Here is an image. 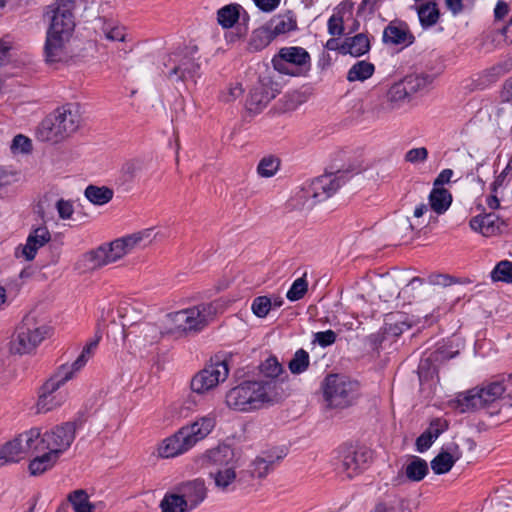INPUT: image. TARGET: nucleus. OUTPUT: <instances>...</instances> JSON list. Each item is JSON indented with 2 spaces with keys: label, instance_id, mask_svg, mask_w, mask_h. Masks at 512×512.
<instances>
[{
  "label": "nucleus",
  "instance_id": "nucleus-56",
  "mask_svg": "<svg viewBox=\"0 0 512 512\" xmlns=\"http://www.w3.org/2000/svg\"><path fill=\"white\" fill-rule=\"evenodd\" d=\"M56 209L62 220L70 219L74 213V207L71 201L59 199L56 202Z\"/></svg>",
  "mask_w": 512,
  "mask_h": 512
},
{
  "label": "nucleus",
  "instance_id": "nucleus-36",
  "mask_svg": "<svg viewBox=\"0 0 512 512\" xmlns=\"http://www.w3.org/2000/svg\"><path fill=\"white\" fill-rule=\"evenodd\" d=\"M241 6L238 4H229L220 8L217 12V21L222 28H231L240 17Z\"/></svg>",
  "mask_w": 512,
  "mask_h": 512
},
{
  "label": "nucleus",
  "instance_id": "nucleus-62",
  "mask_svg": "<svg viewBox=\"0 0 512 512\" xmlns=\"http://www.w3.org/2000/svg\"><path fill=\"white\" fill-rule=\"evenodd\" d=\"M465 0H445V6L454 16L461 14L464 11ZM466 2L470 4L467 0Z\"/></svg>",
  "mask_w": 512,
  "mask_h": 512
},
{
  "label": "nucleus",
  "instance_id": "nucleus-2",
  "mask_svg": "<svg viewBox=\"0 0 512 512\" xmlns=\"http://www.w3.org/2000/svg\"><path fill=\"white\" fill-rule=\"evenodd\" d=\"M151 234V229H145L143 231L118 238L108 244H103L98 248L83 254L78 262L79 268L84 271H92L116 262L135 248L139 247L144 240H148V242H150Z\"/></svg>",
  "mask_w": 512,
  "mask_h": 512
},
{
  "label": "nucleus",
  "instance_id": "nucleus-32",
  "mask_svg": "<svg viewBox=\"0 0 512 512\" xmlns=\"http://www.w3.org/2000/svg\"><path fill=\"white\" fill-rule=\"evenodd\" d=\"M100 337H96L95 339L89 341L84 347L81 354L77 357V359L71 364H63L62 368H65L66 371H70L71 375L75 376V374L80 371L88 362L90 357L92 356L94 350L97 348L99 344Z\"/></svg>",
  "mask_w": 512,
  "mask_h": 512
},
{
  "label": "nucleus",
  "instance_id": "nucleus-19",
  "mask_svg": "<svg viewBox=\"0 0 512 512\" xmlns=\"http://www.w3.org/2000/svg\"><path fill=\"white\" fill-rule=\"evenodd\" d=\"M270 78H261L258 84L250 91L246 101L248 111L259 113L278 94Z\"/></svg>",
  "mask_w": 512,
  "mask_h": 512
},
{
  "label": "nucleus",
  "instance_id": "nucleus-57",
  "mask_svg": "<svg viewBox=\"0 0 512 512\" xmlns=\"http://www.w3.org/2000/svg\"><path fill=\"white\" fill-rule=\"evenodd\" d=\"M428 157V150L425 147L413 148L407 151L405 160L410 163L424 162Z\"/></svg>",
  "mask_w": 512,
  "mask_h": 512
},
{
  "label": "nucleus",
  "instance_id": "nucleus-20",
  "mask_svg": "<svg viewBox=\"0 0 512 512\" xmlns=\"http://www.w3.org/2000/svg\"><path fill=\"white\" fill-rule=\"evenodd\" d=\"M51 239V234L46 226H40L30 232L26 243L20 245L15 250L17 258H24L31 261L35 258L39 248L43 247Z\"/></svg>",
  "mask_w": 512,
  "mask_h": 512
},
{
  "label": "nucleus",
  "instance_id": "nucleus-61",
  "mask_svg": "<svg viewBox=\"0 0 512 512\" xmlns=\"http://www.w3.org/2000/svg\"><path fill=\"white\" fill-rule=\"evenodd\" d=\"M447 428L446 422L440 418L431 421L426 432H431V436L436 440Z\"/></svg>",
  "mask_w": 512,
  "mask_h": 512
},
{
  "label": "nucleus",
  "instance_id": "nucleus-18",
  "mask_svg": "<svg viewBox=\"0 0 512 512\" xmlns=\"http://www.w3.org/2000/svg\"><path fill=\"white\" fill-rule=\"evenodd\" d=\"M429 473V466L425 459L418 456H411L401 467L397 475L391 480L395 487L402 486L408 482H420Z\"/></svg>",
  "mask_w": 512,
  "mask_h": 512
},
{
  "label": "nucleus",
  "instance_id": "nucleus-49",
  "mask_svg": "<svg viewBox=\"0 0 512 512\" xmlns=\"http://www.w3.org/2000/svg\"><path fill=\"white\" fill-rule=\"evenodd\" d=\"M261 373L268 378H275L282 372V366L275 357H269L260 365Z\"/></svg>",
  "mask_w": 512,
  "mask_h": 512
},
{
  "label": "nucleus",
  "instance_id": "nucleus-25",
  "mask_svg": "<svg viewBox=\"0 0 512 512\" xmlns=\"http://www.w3.org/2000/svg\"><path fill=\"white\" fill-rule=\"evenodd\" d=\"M274 39L282 34L297 30V19L292 11L273 16L266 24Z\"/></svg>",
  "mask_w": 512,
  "mask_h": 512
},
{
  "label": "nucleus",
  "instance_id": "nucleus-40",
  "mask_svg": "<svg viewBox=\"0 0 512 512\" xmlns=\"http://www.w3.org/2000/svg\"><path fill=\"white\" fill-rule=\"evenodd\" d=\"M455 462L456 459L450 453L442 451L431 461V468L435 474L441 475L448 473Z\"/></svg>",
  "mask_w": 512,
  "mask_h": 512
},
{
  "label": "nucleus",
  "instance_id": "nucleus-9",
  "mask_svg": "<svg viewBox=\"0 0 512 512\" xmlns=\"http://www.w3.org/2000/svg\"><path fill=\"white\" fill-rule=\"evenodd\" d=\"M75 437L76 426L72 422L56 425L44 433H41L40 428H38L37 437L35 438L36 453L48 450L60 457L71 447Z\"/></svg>",
  "mask_w": 512,
  "mask_h": 512
},
{
  "label": "nucleus",
  "instance_id": "nucleus-10",
  "mask_svg": "<svg viewBox=\"0 0 512 512\" xmlns=\"http://www.w3.org/2000/svg\"><path fill=\"white\" fill-rule=\"evenodd\" d=\"M335 469L351 479L366 469L372 459V452L366 447L343 444L335 451Z\"/></svg>",
  "mask_w": 512,
  "mask_h": 512
},
{
  "label": "nucleus",
  "instance_id": "nucleus-26",
  "mask_svg": "<svg viewBox=\"0 0 512 512\" xmlns=\"http://www.w3.org/2000/svg\"><path fill=\"white\" fill-rule=\"evenodd\" d=\"M55 120L52 114L42 120L36 132L40 141L58 143L67 137Z\"/></svg>",
  "mask_w": 512,
  "mask_h": 512
},
{
  "label": "nucleus",
  "instance_id": "nucleus-8",
  "mask_svg": "<svg viewBox=\"0 0 512 512\" xmlns=\"http://www.w3.org/2000/svg\"><path fill=\"white\" fill-rule=\"evenodd\" d=\"M271 63L279 74L290 77L306 76L311 69L310 54L300 46L280 48L273 56Z\"/></svg>",
  "mask_w": 512,
  "mask_h": 512
},
{
  "label": "nucleus",
  "instance_id": "nucleus-33",
  "mask_svg": "<svg viewBox=\"0 0 512 512\" xmlns=\"http://www.w3.org/2000/svg\"><path fill=\"white\" fill-rule=\"evenodd\" d=\"M274 40L273 35L269 31L268 27L262 26L255 29L248 42V50L250 52H258L267 47Z\"/></svg>",
  "mask_w": 512,
  "mask_h": 512
},
{
  "label": "nucleus",
  "instance_id": "nucleus-3",
  "mask_svg": "<svg viewBox=\"0 0 512 512\" xmlns=\"http://www.w3.org/2000/svg\"><path fill=\"white\" fill-rule=\"evenodd\" d=\"M277 395L273 380L246 381L227 392L226 404L236 411L249 412L273 404Z\"/></svg>",
  "mask_w": 512,
  "mask_h": 512
},
{
  "label": "nucleus",
  "instance_id": "nucleus-28",
  "mask_svg": "<svg viewBox=\"0 0 512 512\" xmlns=\"http://www.w3.org/2000/svg\"><path fill=\"white\" fill-rule=\"evenodd\" d=\"M39 454L30 461L28 466L29 472L33 476H39L52 469L59 459L57 455L48 450L42 451Z\"/></svg>",
  "mask_w": 512,
  "mask_h": 512
},
{
  "label": "nucleus",
  "instance_id": "nucleus-39",
  "mask_svg": "<svg viewBox=\"0 0 512 512\" xmlns=\"http://www.w3.org/2000/svg\"><path fill=\"white\" fill-rule=\"evenodd\" d=\"M68 500L75 512H93L94 505L89 502L88 494L85 490H75L69 494Z\"/></svg>",
  "mask_w": 512,
  "mask_h": 512
},
{
  "label": "nucleus",
  "instance_id": "nucleus-7",
  "mask_svg": "<svg viewBox=\"0 0 512 512\" xmlns=\"http://www.w3.org/2000/svg\"><path fill=\"white\" fill-rule=\"evenodd\" d=\"M197 47H185L170 53L164 61V75L172 81H186L199 76Z\"/></svg>",
  "mask_w": 512,
  "mask_h": 512
},
{
  "label": "nucleus",
  "instance_id": "nucleus-41",
  "mask_svg": "<svg viewBox=\"0 0 512 512\" xmlns=\"http://www.w3.org/2000/svg\"><path fill=\"white\" fill-rule=\"evenodd\" d=\"M309 364V353L301 348L294 353L293 358L290 360L288 367L292 374H301L308 369Z\"/></svg>",
  "mask_w": 512,
  "mask_h": 512
},
{
  "label": "nucleus",
  "instance_id": "nucleus-63",
  "mask_svg": "<svg viewBox=\"0 0 512 512\" xmlns=\"http://www.w3.org/2000/svg\"><path fill=\"white\" fill-rule=\"evenodd\" d=\"M500 99L502 102H512V77L507 79L500 91Z\"/></svg>",
  "mask_w": 512,
  "mask_h": 512
},
{
  "label": "nucleus",
  "instance_id": "nucleus-59",
  "mask_svg": "<svg viewBox=\"0 0 512 512\" xmlns=\"http://www.w3.org/2000/svg\"><path fill=\"white\" fill-rule=\"evenodd\" d=\"M140 169H141V164L139 161L130 160V161H127L122 166L121 171H122L123 176L125 177V180H132L137 175V173L139 172Z\"/></svg>",
  "mask_w": 512,
  "mask_h": 512
},
{
  "label": "nucleus",
  "instance_id": "nucleus-44",
  "mask_svg": "<svg viewBox=\"0 0 512 512\" xmlns=\"http://www.w3.org/2000/svg\"><path fill=\"white\" fill-rule=\"evenodd\" d=\"M280 161L274 156L262 158L257 166V172L261 177L269 178L278 171Z\"/></svg>",
  "mask_w": 512,
  "mask_h": 512
},
{
  "label": "nucleus",
  "instance_id": "nucleus-42",
  "mask_svg": "<svg viewBox=\"0 0 512 512\" xmlns=\"http://www.w3.org/2000/svg\"><path fill=\"white\" fill-rule=\"evenodd\" d=\"M491 278L494 282L512 283V262L500 261L492 270Z\"/></svg>",
  "mask_w": 512,
  "mask_h": 512
},
{
  "label": "nucleus",
  "instance_id": "nucleus-60",
  "mask_svg": "<svg viewBox=\"0 0 512 512\" xmlns=\"http://www.w3.org/2000/svg\"><path fill=\"white\" fill-rule=\"evenodd\" d=\"M435 439L431 436V432L424 431L417 439H416V450L418 452H424L428 450Z\"/></svg>",
  "mask_w": 512,
  "mask_h": 512
},
{
  "label": "nucleus",
  "instance_id": "nucleus-47",
  "mask_svg": "<svg viewBox=\"0 0 512 512\" xmlns=\"http://www.w3.org/2000/svg\"><path fill=\"white\" fill-rule=\"evenodd\" d=\"M308 290V283L304 277L296 279L288 290L286 297L290 301H297L303 298Z\"/></svg>",
  "mask_w": 512,
  "mask_h": 512
},
{
  "label": "nucleus",
  "instance_id": "nucleus-51",
  "mask_svg": "<svg viewBox=\"0 0 512 512\" xmlns=\"http://www.w3.org/2000/svg\"><path fill=\"white\" fill-rule=\"evenodd\" d=\"M509 72L506 64H497L490 69H487L482 74V79L487 84H492L498 81L502 76Z\"/></svg>",
  "mask_w": 512,
  "mask_h": 512
},
{
  "label": "nucleus",
  "instance_id": "nucleus-45",
  "mask_svg": "<svg viewBox=\"0 0 512 512\" xmlns=\"http://www.w3.org/2000/svg\"><path fill=\"white\" fill-rule=\"evenodd\" d=\"M271 308L272 302L267 296H258L252 301L251 310L259 318L266 317Z\"/></svg>",
  "mask_w": 512,
  "mask_h": 512
},
{
  "label": "nucleus",
  "instance_id": "nucleus-1",
  "mask_svg": "<svg viewBox=\"0 0 512 512\" xmlns=\"http://www.w3.org/2000/svg\"><path fill=\"white\" fill-rule=\"evenodd\" d=\"M74 0H56L47 6L44 19L48 22L44 44L47 63H59L68 56L67 44L75 29Z\"/></svg>",
  "mask_w": 512,
  "mask_h": 512
},
{
  "label": "nucleus",
  "instance_id": "nucleus-38",
  "mask_svg": "<svg viewBox=\"0 0 512 512\" xmlns=\"http://www.w3.org/2000/svg\"><path fill=\"white\" fill-rule=\"evenodd\" d=\"M215 485L222 491H228L230 486L236 481V472L233 467H224L216 472H211Z\"/></svg>",
  "mask_w": 512,
  "mask_h": 512
},
{
  "label": "nucleus",
  "instance_id": "nucleus-15",
  "mask_svg": "<svg viewBox=\"0 0 512 512\" xmlns=\"http://www.w3.org/2000/svg\"><path fill=\"white\" fill-rule=\"evenodd\" d=\"M229 368L226 358L216 355L211 359V363L198 372L191 380V389L203 394L215 388L220 382L228 377Z\"/></svg>",
  "mask_w": 512,
  "mask_h": 512
},
{
  "label": "nucleus",
  "instance_id": "nucleus-23",
  "mask_svg": "<svg viewBox=\"0 0 512 512\" xmlns=\"http://www.w3.org/2000/svg\"><path fill=\"white\" fill-rule=\"evenodd\" d=\"M414 41V35L403 21H391L383 31V42L386 44L411 45Z\"/></svg>",
  "mask_w": 512,
  "mask_h": 512
},
{
  "label": "nucleus",
  "instance_id": "nucleus-5",
  "mask_svg": "<svg viewBox=\"0 0 512 512\" xmlns=\"http://www.w3.org/2000/svg\"><path fill=\"white\" fill-rule=\"evenodd\" d=\"M217 312L213 303H200L193 307L169 313L167 318L176 332L195 334L202 331Z\"/></svg>",
  "mask_w": 512,
  "mask_h": 512
},
{
  "label": "nucleus",
  "instance_id": "nucleus-27",
  "mask_svg": "<svg viewBox=\"0 0 512 512\" xmlns=\"http://www.w3.org/2000/svg\"><path fill=\"white\" fill-rule=\"evenodd\" d=\"M370 50V40L364 33L346 38L341 44L340 53L360 57Z\"/></svg>",
  "mask_w": 512,
  "mask_h": 512
},
{
  "label": "nucleus",
  "instance_id": "nucleus-14",
  "mask_svg": "<svg viewBox=\"0 0 512 512\" xmlns=\"http://www.w3.org/2000/svg\"><path fill=\"white\" fill-rule=\"evenodd\" d=\"M73 377L70 371L68 372L65 368L59 366L40 388L37 411L39 413H46L60 406L64 398L60 394L56 395L55 392Z\"/></svg>",
  "mask_w": 512,
  "mask_h": 512
},
{
  "label": "nucleus",
  "instance_id": "nucleus-46",
  "mask_svg": "<svg viewBox=\"0 0 512 512\" xmlns=\"http://www.w3.org/2000/svg\"><path fill=\"white\" fill-rule=\"evenodd\" d=\"M273 463L274 460L272 459L256 458L251 465V475L257 478L265 477L272 468Z\"/></svg>",
  "mask_w": 512,
  "mask_h": 512
},
{
  "label": "nucleus",
  "instance_id": "nucleus-55",
  "mask_svg": "<svg viewBox=\"0 0 512 512\" xmlns=\"http://www.w3.org/2000/svg\"><path fill=\"white\" fill-rule=\"evenodd\" d=\"M336 338L337 335L333 330L320 331L315 333L314 335V341L317 342L323 348L334 344Z\"/></svg>",
  "mask_w": 512,
  "mask_h": 512
},
{
  "label": "nucleus",
  "instance_id": "nucleus-16",
  "mask_svg": "<svg viewBox=\"0 0 512 512\" xmlns=\"http://www.w3.org/2000/svg\"><path fill=\"white\" fill-rule=\"evenodd\" d=\"M347 172L324 174L313 179L305 188V197L312 199V204L325 201L333 196L348 180Z\"/></svg>",
  "mask_w": 512,
  "mask_h": 512
},
{
  "label": "nucleus",
  "instance_id": "nucleus-4",
  "mask_svg": "<svg viewBox=\"0 0 512 512\" xmlns=\"http://www.w3.org/2000/svg\"><path fill=\"white\" fill-rule=\"evenodd\" d=\"M214 416L198 418L191 424L178 429L173 435L162 440L158 454L162 458H174L189 451L197 442L206 438L215 427Z\"/></svg>",
  "mask_w": 512,
  "mask_h": 512
},
{
  "label": "nucleus",
  "instance_id": "nucleus-30",
  "mask_svg": "<svg viewBox=\"0 0 512 512\" xmlns=\"http://www.w3.org/2000/svg\"><path fill=\"white\" fill-rule=\"evenodd\" d=\"M233 457V449L229 445L221 444L208 450L204 455V460L207 464L226 466L231 462Z\"/></svg>",
  "mask_w": 512,
  "mask_h": 512
},
{
  "label": "nucleus",
  "instance_id": "nucleus-24",
  "mask_svg": "<svg viewBox=\"0 0 512 512\" xmlns=\"http://www.w3.org/2000/svg\"><path fill=\"white\" fill-rule=\"evenodd\" d=\"M179 491L190 510L196 508L206 497L205 484L198 479L183 484Z\"/></svg>",
  "mask_w": 512,
  "mask_h": 512
},
{
  "label": "nucleus",
  "instance_id": "nucleus-52",
  "mask_svg": "<svg viewBox=\"0 0 512 512\" xmlns=\"http://www.w3.org/2000/svg\"><path fill=\"white\" fill-rule=\"evenodd\" d=\"M328 33L331 36H341L344 32V20L343 16L338 14H333L327 23Z\"/></svg>",
  "mask_w": 512,
  "mask_h": 512
},
{
  "label": "nucleus",
  "instance_id": "nucleus-53",
  "mask_svg": "<svg viewBox=\"0 0 512 512\" xmlns=\"http://www.w3.org/2000/svg\"><path fill=\"white\" fill-rule=\"evenodd\" d=\"M102 30L106 38L111 41L125 40V31L123 27L113 26L111 23H104Z\"/></svg>",
  "mask_w": 512,
  "mask_h": 512
},
{
  "label": "nucleus",
  "instance_id": "nucleus-31",
  "mask_svg": "<svg viewBox=\"0 0 512 512\" xmlns=\"http://www.w3.org/2000/svg\"><path fill=\"white\" fill-rule=\"evenodd\" d=\"M452 203V195L445 188H433L429 195L431 209L437 214H443Z\"/></svg>",
  "mask_w": 512,
  "mask_h": 512
},
{
  "label": "nucleus",
  "instance_id": "nucleus-21",
  "mask_svg": "<svg viewBox=\"0 0 512 512\" xmlns=\"http://www.w3.org/2000/svg\"><path fill=\"white\" fill-rule=\"evenodd\" d=\"M469 226L474 232L484 237H492L503 233L507 225L495 213H484L472 217Z\"/></svg>",
  "mask_w": 512,
  "mask_h": 512
},
{
  "label": "nucleus",
  "instance_id": "nucleus-58",
  "mask_svg": "<svg viewBox=\"0 0 512 512\" xmlns=\"http://www.w3.org/2000/svg\"><path fill=\"white\" fill-rule=\"evenodd\" d=\"M243 88L242 85L239 83H236L234 85L229 86L227 91H224L220 95V99L223 102H231L237 98H239L243 94Z\"/></svg>",
  "mask_w": 512,
  "mask_h": 512
},
{
  "label": "nucleus",
  "instance_id": "nucleus-17",
  "mask_svg": "<svg viewBox=\"0 0 512 512\" xmlns=\"http://www.w3.org/2000/svg\"><path fill=\"white\" fill-rule=\"evenodd\" d=\"M37 433L38 427H33L3 445L0 449V467L7 463L18 462L27 452L36 453L34 446H36Z\"/></svg>",
  "mask_w": 512,
  "mask_h": 512
},
{
  "label": "nucleus",
  "instance_id": "nucleus-50",
  "mask_svg": "<svg viewBox=\"0 0 512 512\" xmlns=\"http://www.w3.org/2000/svg\"><path fill=\"white\" fill-rule=\"evenodd\" d=\"M509 72L506 64H497L490 69H487L482 74V79L487 84H492L498 81L502 76Z\"/></svg>",
  "mask_w": 512,
  "mask_h": 512
},
{
  "label": "nucleus",
  "instance_id": "nucleus-35",
  "mask_svg": "<svg viewBox=\"0 0 512 512\" xmlns=\"http://www.w3.org/2000/svg\"><path fill=\"white\" fill-rule=\"evenodd\" d=\"M375 72L373 63L360 60L357 61L347 72V80L349 82L360 81L363 82L369 79Z\"/></svg>",
  "mask_w": 512,
  "mask_h": 512
},
{
  "label": "nucleus",
  "instance_id": "nucleus-11",
  "mask_svg": "<svg viewBox=\"0 0 512 512\" xmlns=\"http://www.w3.org/2000/svg\"><path fill=\"white\" fill-rule=\"evenodd\" d=\"M506 391L502 382H492L482 388H474L457 397V408L461 413L488 407Z\"/></svg>",
  "mask_w": 512,
  "mask_h": 512
},
{
  "label": "nucleus",
  "instance_id": "nucleus-12",
  "mask_svg": "<svg viewBox=\"0 0 512 512\" xmlns=\"http://www.w3.org/2000/svg\"><path fill=\"white\" fill-rule=\"evenodd\" d=\"M431 82L430 76L412 74L390 86L386 99L391 109H398L409 102L412 96L424 90Z\"/></svg>",
  "mask_w": 512,
  "mask_h": 512
},
{
  "label": "nucleus",
  "instance_id": "nucleus-37",
  "mask_svg": "<svg viewBox=\"0 0 512 512\" xmlns=\"http://www.w3.org/2000/svg\"><path fill=\"white\" fill-rule=\"evenodd\" d=\"M162 512H188L190 508L183 497L176 493H166L160 502Z\"/></svg>",
  "mask_w": 512,
  "mask_h": 512
},
{
  "label": "nucleus",
  "instance_id": "nucleus-6",
  "mask_svg": "<svg viewBox=\"0 0 512 512\" xmlns=\"http://www.w3.org/2000/svg\"><path fill=\"white\" fill-rule=\"evenodd\" d=\"M323 396L330 408L344 409L359 396V383L344 375L329 374L322 383Z\"/></svg>",
  "mask_w": 512,
  "mask_h": 512
},
{
  "label": "nucleus",
  "instance_id": "nucleus-22",
  "mask_svg": "<svg viewBox=\"0 0 512 512\" xmlns=\"http://www.w3.org/2000/svg\"><path fill=\"white\" fill-rule=\"evenodd\" d=\"M52 116L56 119L55 122H58L67 137L76 132L80 127L81 114L78 106L75 104H66L57 108Z\"/></svg>",
  "mask_w": 512,
  "mask_h": 512
},
{
  "label": "nucleus",
  "instance_id": "nucleus-54",
  "mask_svg": "<svg viewBox=\"0 0 512 512\" xmlns=\"http://www.w3.org/2000/svg\"><path fill=\"white\" fill-rule=\"evenodd\" d=\"M11 149L13 151L28 153L32 149L31 140L22 134L16 135L12 141Z\"/></svg>",
  "mask_w": 512,
  "mask_h": 512
},
{
  "label": "nucleus",
  "instance_id": "nucleus-34",
  "mask_svg": "<svg viewBox=\"0 0 512 512\" xmlns=\"http://www.w3.org/2000/svg\"><path fill=\"white\" fill-rule=\"evenodd\" d=\"M85 197L94 205H105L113 198L114 192L107 186L89 185L84 192Z\"/></svg>",
  "mask_w": 512,
  "mask_h": 512
},
{
  "label": "nucleus",
  "instance_id": "nucleus-13",
  "mask_svg": "<svg viewBox=\"0 0 512 512\" xmlns=\"http://www.w3.org/2000/svg\"><path fill=\"white\" fill-rule=\"evenodd\" d=\"M46 325H36L32 318L26 317L17 328L11 341V351L23 355L32 352L48 335Z\"/></svg>",
  "mask_w": 512,
  "mask_h": 512
},
{
  "label": "nucleus",
  "instance_id": "nucleus-48",
  "mask_svg": "<svg viewBox=\"0 0 512 512\" xmlns=\"http://www.w3.org/2000/svg\"><path fill=\"white\" fill-rule=\"evenodd\" d=\"M487 512H512V497L496 496L492 498Z\"/></svg>",
  "mask_w": 512,
  "mask_h": 512
},
{
  "label": "nucleus",
  "instance_id": "nucleus-43",
  "mask_svg": "<svg viewBox=\"0 0 512 512\" xmlns=\"http://www.w3.org/2000/svg\"><path fill=\"white\" fill-rule=\"evenodd\" d=\"M389 331L394 335H400L405 330H408L412 324L405 313L397 312L389 317Z\"/></svg>",
  "mask_w": 512,
  "mask_h": 512
},
{
  "label": "nucleus",
  "instance_id": "nucleus-29",
  "mask_svg": "<svg viewBox=\"0 0 512 512\" xmlns=\"http://www.w3.org/2000/svg\"><path fill=\"white\" fill-rule=\"evenodd\" d=\"M420 25L423 29L436 25L440 19V10L435 1H428L417 7Z\"/></svg>",
  "mask_w": 512,
  "mask_h": 512
},
{
  "label": "nucleus",
  "instance_id": "nucleus-64",
  "mask_svg": "<svg viewBox=\"0 0 512 512\" xmlns=\"http://www.w3.org/2000/svg\"><path fill=\"white\" fill-rule=\"evenodd\" d=\"M509 13V5L503 1L498 0L494 8V17L496 20L504 19Z\"/></svg>",
  "mask_w": 512,
  "mask_h": 512
}]
</instances>
